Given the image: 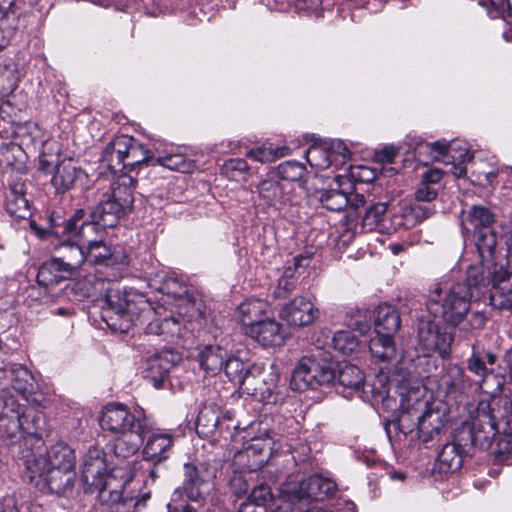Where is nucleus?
Returning <instances> with one entry per match:
<instances>
[{"label":"nucleus","instance_id":"1","mask_svg":"<svg viewBox=\"0 0 512 512\" xmlns=\"http://www.w3.org/2000/svg\"><path fill=\"white\" fill-rule=\"evenodd\" d=\"M486 278L480 267L470 266L464 281L452 285L436 283L426 300V308L434 317L441 319L451 328H457L466 321L462 331L472 333L482 329L487 321L481 311H471V303L477 301L486 291Z\"/></svg>","mask_w":512,"mask_h":512},{"label":"nucleus","instance_id":"2","mask_svg":"<svg viewBox=\"0 0 512 512\" xmlns=\"http://www.w3.org/2000/svg\"><path fill=\"white\" fill-rule=\"evenodd\" d=\"M133 478L129 467H114L107 474L104 452L98 447H91L83 457L81 481L86 493L97 492L100 512H130L132 508L139 511L145 507L150 498L146 493L136 499L127 491Z\"/></svg>","mask_w":512,"mask_h":512},{"label":"nucleus","instance_id":"3","mask_svg":"<svg viewBox=\"0 0 512 512\" xmlns=\"http://www.w3.org/2000/svg\"><path fill=\"white\" fill-rule=\"evenodd\" d=\"M500 400L481 399L471 420L456 429V439L468 447L486 450L495 442V453L512 452V400H504L503 411L496 409Z\"/></svg>","mask_w":512,"mask_h":512},{"label":"nucleus","instance_id":"4","mask_svg":"<svg viewBox=\"0 0 512 512\" xmlns=\"http://www.w3.org/2000/svg\"><path fill=\"white\" fill-rule=\"evenodd\" d=\"M99 424L104 432L117 436L113 451L116 457L126 459L134 455L150 426L145 416L137 417L123 404H108L103 409Z\"/></svg>","mask_w":512,"mask_h":512},{"label":"nucleus","instance_id":"5","mask_svg":"<svg viewBox=\"0 0 512 512\" xmlns=\"http://www.w3.org/2000/svg\"><path fill=\"white\" fill-rule=\"evenodd\" d=\"M108 285L101 316L111 329L125 333L141 318L149 319L154 313L151 303L142 293L133 289L121 290L118 284Z\"/></svg>","mask_w":512,"mask_h":512},{"label":"nucleus","instance_id":"6","mask_svg":"<svg viewBox=\"0 0 512 512\" xmlns=\"http://www.w3.org/2000/svg\"><path fill=\"white\" fill-rule=\"evenodd\" d=\"M19 448V464L25 467L31 480L36 476H43L47 468L75 469V453L65 443H56L46 451L41 448L33 449L26 442L21 443Z\"/></svg>","mask_w":512,"mask_h":512},{"label":"nucleus","instance_id":"7","mask_svg":"<svg viewBox=\"0 0 512 512\" xmlns=\"http://www.w3.org/2000/svg\"><path fill=\"white\" fill-rule=\"evenodd\" d=\"M336 377L333 363L327 359H317L314 355L304 356L294 369L290 386L296 391H305L316 385H326Z\"/></svg>","mask_w":512,"mask_h":512},{"label":"nucleus","instance_id":"8","mask_svg":"<svg viewBox=\"0 0 512 512\" xmlns=\"http://www.w3.org/2000/svg\"><path fill=\"white\" fill-rule=\"evenodd\" d=\"M454 335L430 319L422 318L417 326V350L423 356L438 353L442 358L451 354Z\"/></svg>","mask_w":512,"mask_h":512},{"label":"nucleus","instance_id":"9","mask_svg":"<svg viewBox=\"0 0 512 512\" xmlns=\"http://www.w3.org/2000/svg\"><path fill=\"white\" fill-rule=\"evenodd\" d=\"M132 194H111L110 197L100 202L92 211V224L81 225V233L84 234L85 227L96 229L98 226L102 228H112L117 225L121 217L132 210L133 207Z\"/></svg>","mask_w":512,"mask_h":512},{"label":"nucleus","instance_id":"10","mask_svg":"<svg viewBox=\"0 0 512 512\" xmlns=\"http://www.w3.org/2000/svg\"><path fill=\"white\" fill-rule=\"evenodd\" d=\"M425 147L429 149L431 159L450 166V172L456 178H462L466 175L467 169L465 164L473 158L466 144L438 140L426 144Z\"/></svg>","mask_w":512,"mask_h":512},{"label":"nucleus","instance_id":"11","mask_svg":"<svg viewBox=\"0 0 512 512\" xmlns=\"http://www.w3.org/2000/svg\"><path fill=\"white\" fill-rule=\"evenodd\" d=\"M24 406L7 387L0 390V436L13 439L22 430Z\"/></svg>","mask_w":512,"mask_h":512},{"label":"nucleus","instance_id":"12","mask_svg":"<svg viewBox=\"0 0 512 512\" xmlns=\"http://www.w3.org/2000/svg\"><path fill=\"white\" fill-rule=\"evenodd\" d=\"M225 375L229 381L243 388L248 393L264 394L262 388L259 386L260 382H264V379H260L261 375L255 374L258 369L253 367L248 362H243L238 357H227L223 366Z\"/></svg>","mask_w":512,"mask_h":512},{"label":"nucleus","instance_id":"13","mask_svg":"<svg viewBox=\"0 0 512 512\" xmlns=\"http://www.w3.org/2000/svg\"><path fill=\"white\" fill-rule=\"evenodd\" d=\"M217 467L214 464L203 462L197 465L186 463L184 465V481L182 489L190 500L197 501L202 494V487L216 478Z\"/></svg>","mask_w":512,"mask_h":512},{"label":"nucleus","instance_id":"14","mask_svg":"<svg viewBox=\"0 0 512 512\" xmlns=\"http://www.w3.org/2000/svg\"><path fill=\"white\" fill-rule=\"evenodd\" d=\"M487 277L491 283L490 304L498 310L512 311V273L502 265H494Z\"/></svg>","mask_w":512,"mask_h":512},{"label":"nucleus","instance_id":"15","mask_svg":"<svg viewBox=\"0 0 512 512\" xmlns=\"http://www.w3.org/2000/svg\"><path fill=\"white\" fill-rule=\"evenodd\" d=\"M142 457L153 465H160L167 461L173 450L174 436L170 433L157 430L144 434Z\"/></svg>","mask_w":512,"mask_h":512},{"label":"nucleus","instance_id":"16","mask_svg":"<svg viewBox=\"0 0 512 512\" xmlns=\"http://www.w3.org/2000/svg\"><path fill=\"white\" fill-rule=\"evenodd\" d=\"M337 390L346 398L357 396L363 400L368 399L373 392L372 386L365 380L362 371L355 365H345L338 373Z\"/></svg>","mask_w":512,"mask_h":512},{"label":"nucleus","instance_id":"17","mask_svg":"<svg viewBox=\"0 0 512 512\" xmlns=\"http://www.w3.org/2000/svg\"><path fill=\"white\" fill-rule=\"evenodd\" d=\"M318 315L319 310L314 304L302 296L286 303L280 311L281 319L293 327L308 326L318 318Z\"/></svg>","mask_w":512,"mask_h":512},{"label":"nucleus","instance_id":"18","mask_svg":"<svg viewBox=\"0 0 512 512\" xmlns=\"http://www.w3.org/2000/svg\"><path fill=\"white\" fill-rule=\"evenodd\" d=\"M417 420V435L424 443L433 441L442 432L446 422L444 409L433 405L426 406L425 411L415 417Z\"/></svg>","mask_w":512,"mask_h":512},{"label":"nucleus","instance_id":"19","mask_svg":"<svg viewBox=\"0 0 512 512\" xmlns=\"http://www.w3.org/2000/svg\"><path fill=\"white\" fill-rule=\"evenodd\" d=\"M2 379H8L12 388L22 395L24 400H27L35 389L32 373L22 364L12 363L0 368V380Z\"/></svg>","mask_w":512,"mask_h":512},{"label":"nucleus","instance_id":"20","mask_svg":"<svg viewBox=\"0 0 512 512\" xmlns=\"http://www.w3.org/2000/svg\"><path fill=\"white\" fill-rule=\"evenodd\" d=\"M245 334L264 347L279 346L284 342V332L275 319H264L245 330Z\"/></svg>","mask_w":512,"mask_h":512},{"label":"nucleus","instance_id":"21","mask_svg":"<svg viewBox=\"0 0 512 512\" xmlns=\"http://www.w3.org/2000/svg\"><path fill=\"white\" fill-rule=\"evenodd\" d=\"M336 488L337 486L334 481L320 475H312L299 483L296 497L300 501L305 499L323 500L327 496L332 495Z\"/></svg>","mask_w":512,"mask_h":512},{"label":"nucleus","instance_id":"22","mask_svg":"<svg viewBox=\"0 0 512 512\" xmlns=\"http://www.w3.org/2000/svg\"><path fill=\"white\" fill-rule=\"evenodd\" d=\"M467 448L468 446L461 444L460 441L456 439L455 433L453 441L446 443L438 454L436 469L444 474L459 470L463 462V453Z\"/></svg>","mask_w":512,"mask_h":512},{"label":"nucleus","instance_id":"23","mask_svg":"<svg viewBox=\"0 0 512 512\" xmlns=\"http://www.w3.org/2000/svg\"><path fill=\"white\" fill-rule=\"evenodd\" d=\"M176 363L172 352H162L150 357L146 362L145 378L152 381L154 387L161 388L167 373Z\"/></svg>","mask_w":512,"mask_h":512},{"label":"nucleus","instance_id":"24","mask_svg":"<svg viewBox=\"0 0 512 512\" xmlns=\"http://www.w3.org/2000/svg\"><path fill=\"white\" fill-rule=\"evenodd\" d=\"M476 246L481 259L480 270L482 273L484 271L490 272V270L494 269V265H498L495 262L496 233L490 227L478 229Z\"/></svg>","mask_w":512,"mask_h":512},{"label":"nucleus","instance_id":"25","mask_svg":"<svg viewBox=\"0 0 512 512\" xmlns=\"http://www.w3.org/2000/svg\"><path fill=\"white\" fill-rule=\"evenodd\" d=\"M269 449V444L266 441L253 439L251 444L235 456V459L243 464L249 472L255 471L267 462V451Z\"/></svg>","mask_w":512,"mask_h":512},{"label":"nucleus","instance_id":"26","mask_svg":"<svg viewBox=\"0 0 512 512\" xmlns=\"http://www.w3.org/2000/svg\"><path fill=\"white\" fill-rule=\"evenodd\" d=\"M86 178L87 174L83 170L76 169L70 162L65 164L64 161L56 175L50 178V182L57 192H65L82 188L78 183H82Z\"/></svg>","mask_w":512,"mask_h":512},{"label":"nucleus","instance_id":"27","mask_svg":"<svg viewBox=\"0 0 512 512\" xmlns=\"http://www.w3.org/2000/svg\"><path fill=\"white\" fill-rule=\"evenodd\" d=\"M201 369L210 376L217 375L224 366L227 351L218 345H207L198 354Z\"/></svg>","mask_w":512,"mask_h":512},{"label":"nucleus","instance_id":"28","mask_svg":"<svg viewBox=\"0 0 512 512\" xmlns=\"http://www.w3.org/2000/svg\"><path fill=\"white\" fill-rule=\"evenodd\" d=\"M374 325L377 334L394 335L401 326L398 310L390 304H380L376 309Z\"/></svg>","mask_w":512,"mask_h":512},{"label":"nucleus","instance_id":"29","mask_svg":"<svg viewBox=\"0 0 512 512\" xmlns=\"http://www.w3.org/2000/svg\"><path fill=\"white\" fill-rule=\"evenodd\" d=\"M268 307L267 301L258 298H250L242 302L238 306V313L244 331L264 320Z\"/></svg>","mask_w":512,"mask_h":512},{"label":"nucleus","instance_id":"30","mask_svg":"<svg viewBox=\"0 0 512 512\" xmlns=\"http://www.w3.org/2000/svg\"><path fill=\"white\" fill-rule=\"evenodd\" d=\"M48 488L56 494H65L74 486L76 473L74 469L47 468L43 476Z\"/></svg>","mask_w":512,"mask_h":512},{"label":"nucleus","instance_id":"31","mask_svg":"<svg viewBox=\"0 0 512 512\" xmlns=\"http://www.w3.org/2000/svg\"><path fill=\"white\" fill-rule=\"evenodd\" d=\"M146 332L160 336L165 341L173 342L182 336V324L175 317L155 318L147 324Z\"/></svg>","mask_w":512,"mask_h":512},{"label":"nucleus","instance_id":"32","mask_svg":"<svg viewBox=\"0 0 512 512\" xmlns=\"http://www.w3.org/2000/svg\"><path fill=\"white\" fill-rule=\"evenodd\" d=\"M58 252L59 257H55V260L70 276L81 267L85 260H87L86 252L76 244H62L59 247Z\"/></svg>","mask_w":512,"mask_h":512},{"label":"nucleus","instance_id":"33","mask_svg":"<svg viewBox=\"0 0 512 512\" xmlns=\"http://www.w3.org/2000/svg\"><path fill=\"white\" fill-rule=\"evenodd\" d=\"M65 160L62 159L60 147L56 142L44 143L39 155V171L47 176L56 175Z\"/></svg>","mask_w":512,"mask_h":512},{"label":"nucleus","instance_id":"34","mask_svg":"<svg viewBox=\"0 0 512 512\" xmlns=\"http://www.w3.org/2000/svg\"><path fill=\"white\" fill-rule=\"evenodd\" d=\"M136 143L135 139L126 135L115 137L103 151V161L111 163L116 157L117 163L120 165L126 160V155L129 154L130 149Z\"/></svg>","mask_w":512,"mask_h":512},{"label":"nucleus","instance_id":"35","mask_svg":"<svg viewBox=\"0 0 512 512\" xmlns=\"http://www.w3.org/2000/svg\"><path fill=\"white\" fill-rule=\"evenodd\" d=\"M369 349L372 356L382 362H390L397 356L393 335L377 334L370 340Z\"/></svg>","mask_w":512,"mask_h":512},{"label":"nucleus","instance_id":"36","mask_svg":"<svg viewBox=\"0 0 512 512\" xmlns=\"http://www.w3.org/2000/svg\"><path fill=\"white\" fill-rule=\"evenodd\" d=\"M69 277L67 271H64V268L53 258L39 268L37 283L45 288H50Z\"/></svg>","mask_w":512,"mask_h":512},{"label":"nucleus","instance_id":"37","mask_svg":"<svg viewBox=\"0 0 512 512\" xmlns=\"http://www.w3.org/2000/svg\"><path fill=\"white\" fill-rule=\"evenodd\" d=\"M469 385L463 368L458 365H449L440 378V386L447 393L463 392Z\"/></svg>","mask_w":512,"mask_h":512},{"label":"nucleus","instance_id":"38","mask_svg":"<svg viewBox=\"0 0 512 512\" xmlns=\"http://www.w3.org/2000/svg\"><path fill=\"white\" fill-rule=\"evenodd\" d=\"M306 160L311 167L319 170L327 169L333 163L332 154L325 141L311 145L306 152Z\"/></svg>","mask_w":512,"mask_h":512},{"label":"nucleus","instance_id":"39","mask_svg":"<svg viewBox=\"0 0 512 512\" xmlns=\"http://www.w3.org/2000/svg\"><path fill=\"white\" fill-rule=\"evenodd\" d=\"M335 179L339 186H342L345 182H351L352 184H368L377 179V172L374 168L358 165L352 166L348 175H338Z\"/></svg>","mask_w":512,"mask_h":512},{"label":"nucleus","instance_id":"40","mask_svg":"<svg viewBox=\"0 0 512 512\" xmlns=\"http://www.w3.org/2000/svg\"><path fill=\"white\" fill-rule=\"evenodd\" d=\"M5 208L11 216L19 219H27L32 215L31 204L25 194H7Z\"/></svg>","mask_w":512,"mask_h":512},{"label":"nucleus","instance_id":"41","mask_svg":"<svg viewBox=\"0 0 512 512\" xmlns=\"http://www.w3.org/2000/svg\"><path fill=\"white\" fill-rule=\"evenodd\" d=\"M248 170V164L244 159L232 158L225 161L221 168V173L230 180L241 181L246 179Z\"/></svg>","mask_w":512,"mask_h":512},{"label":"nucleus","instance_id":"42","mask_svg":"<svg viewBox=\"0 0 512 512\" xmlns=\"http://www.w3.org/2000/svg\"><path fill=\"white\" fill-rule=\"evenodd\" d=\"M158 164L170 170L179 171L181 173H188L194 167V162L187 159L182 154H173L165 157L155 159L153 165Z\"/></svg>","mask_w":512,"mask_h":512},{"label":"nucleus","instance_id":"43","mask_svg":"<svg viewBox=\"0 0 512 512\" xmlns=\"http://www.w3.org/2000/svg\"><path fill=\"white\" fill-rule=\"evenodd\" d=\"M357 337L350 331H338L332 338V346L343 355H349L358 348Z\"/></svg>","mask_w":512,"mask_h":512},{"label":"nucleus","instance_id":"44","mask_svg":"<svg viewBox=\"0 0 512 512\" xmlns=\"http://www.w3.org/2000/svg\"><path fill=\"white\" fill-rule=\"evenodd\" d=\"M305 172V166L299 162L288 161L281 164L276 172L280 181L286 185L289 182L301 180Z\"/></svg>","mask_w":512,"mask_h":512},{"label":"nucleus","instance_id":"45","mask_svg":"<svg viewBox=\"0 0 512 512\" xmlns=\"http://www.w3.org/2000/svg\"><path fill=\"white\" fill-rule=\"evenodd\" d=\"M353 198H359V202L363 203V194H322L321 202L324 206L332 211L343 210Z\"/></svg>","mask_w":512,"mask_h":512},{"label":"nucleus","instance_id":"46","mask_svg":"<svg viewBox=\"0 0 512 512\" xmlns=\"http://www.w3.org/2000/svg\"><path fill=\"white\" fill-rule=\"evenodd\" d=\"M112 256V250L103 241H88L86 259L93 264H100Z\"/></svg>","mask_w":512,"mask_h":512},{"label":"nucleus","instance_id":"47","mask_svg":"<svg viewBox=\"0 0 512 512\" xmlns=\"http://www.w3.org/2000/svg\"><path fill=\"white\" fill-rule=\"evenodd\" d=\"M297 285V278L294 275V270L291 267L285 269L282 277L278 280V285L274 290L275 298H286L292 291L295 290Z\"/></svg>","mask_w":512,"mask_h":512},{"label":"nucleus","instance_id":"48","mask_svg":"<svg viewBox=\"0 0 512 512\" xmlns=\"http://www.w3.org/2000/svg\"><path fill=\"white\" fill-rule=\"evenodd\" d=\"M219 418L216 413L210 409L200 411L196 420L198 433L208 435L213 433L218 425Z\"/></svg>","mask_w":512,"mask_h":512},{"label":"nucleus","instance_id":"49","mask_svg":"<svg viewBox=\"0 0 512 512\" xmlns=\"http://www.w3.org/2000/svg\"><path fill=\"white\" fill-rule=\"evenodd\" d=\"M149 161L155 162V159H151L149 157V151L144 148L139 143H135L133 147L130 149L128 155H126V160L121 164L123 168L131 167L134 168L143 163H147Z\"/></svg>","mask_w":512,"mask_h":512},{"label":"nucleus","instance_id":"50","mask_svg":"<svg viewBox=\"0 0 512 512\" xmlns=\"http://www.w3.org/2000/svg\"><path fill=\"white\" fill-rule=\"evenodd\" d=\"M347 324L351 329L364 335L371 328V318L366 309L358 308L350 314Z\"/></svg>","mask_w":512,"mask_h":512},{"label":"nucleus","instance_id":"51","mask_svg":"<svg viewBox=\"0 0 512 512\" xmlns=\"http://www.w3.org/2000/svg\"><path fill=\"white\" fill-rule=\"evenodd\" d=\"M246 156L260 163L273 162L283 156L282 149L260 146L250 149Z\"/></svg>","mask_w":512,"mask_h":512},{"label":"nucleus","instance_id":"52","mask_svg":"<svg viewBox=\"0 0 512 512\" xmlns=\"http://www.w3.org/2000/svg\"><path fill=\"white\" fill-rule=\"evenodd\" d=\"M469 218L475 229L489 227L494 221L493 214L487 208L477 205L472 207Z\"/></svg>","mask_w":512,"mask_h":512},{"label":"nucleus","instance_id":"53","mask_svg":"<svg viewBox=\"0 0 512 512\" xmlns=\"http://www.w3.org/2000/svg\"><path fill=\"white\" fill-rule=\"evenodd\" d=\"M467 368L470 372L480 377L481 381H484L490 373L482 359L481 353L475 345L472 346V354L467 360Z\"/></svg>","mask_w":512,"mask_h":512},{"label":"nucleus","instance_id":"54","mask_svg":"<svg viewBox=\"0 0 512 512\" xmlns=\"http://www.w3.org/2000/svg\"><path fill=\"white\" fill-rule=\"evenodd\" d=\"M403 410L398 418L397 426L400 432L405 435H408L414 431L417 423L413 422L416 420L415 417L418 415L417 410L415 408L407 409L404 404H402Z\"/></svg>","mask_w":512,"mask_h":512},{"label":"nucleus","instance_id":"55","mask_svg":"<svg viewBox=\"0 0 512 512\" xmlns=\"http://www.w3.org/2000/svg\"><path fill=\"white\" fill-rule=\"evenodd\" d=\"M437 194H415V201L411 203V211L417 216L424 218L431 214L430 208L427 203L436 199Z\"/></svg>","mask_w":512,"mask_h":512},{"label":"nucleus","instance_id":"56","mask_svg":"<svg viewBox=\"0 0 512 512\" xmlns=\"http://www.w3.org/2000/svg\"><path fill=\"white\" fill-rule=\"evenodd\" d=\"M158 289L162 293L179 298L187 293L186 286L172 277L166 278Z\"/></svg>","mask_w":512,"mask_h":512},{"label":"nucleus","instance_id":"57","mask_svg":"<svg viewBox=\"0 0 512 512\" xmlns=\"http://www.w3.org/2000/svg\"><path fill=\"white\" fill-rule=\"evenodd\" d=\"M258 192H269L277 190H286L287 185H284L280 179L279 175H277L276 172H272L268 175V177L262 181L259 182L257 185Z\"/></svg>","mask_w":512,"mask_h":512},{"label":"nucleus","instance_id":"58","mask_svg":"<svg viewBox=\"0 0 512 512\" xmlns=\"http://www.w3.org/2000/svg\"><path fill=\"white\" fill-rule=\"evenodd\" d=\"M228 485L232 493L241 496L248 491L249 485L243 472L234 471L230 476Z\"/></svg>","mask_w":512,"mask_h":512},{"label":"nucleus","instance_id":"59","mask_svg":"<svg viewBox=\"0 0 512 512\" xmlns=\"http://www.w3.org/2000/svg\"><path fill=\"white\" fill-rule=\"evenodd\" d=\"M248 498L250 501L267 508V503L272 500L271 489L265 484H260L252 490Z\"/></svg>","mask_w":512,"mask_h":512},{"label":"nucleus","instance_id":"60","mask_svg":"<svg viewBox=\"0 0 512 512\" xmlns=\"http://www.w3.org/2000/svg\"><path fill=\"white\" fill-rule=\"evenodd\" d=\"M325 143L329 147L330 154H332V161H335L339 156L343 161L350 157L351 152L342 140L335 139L331 141H325Z\"/></svg>","mask_w":512,"mask_h":512},{"label":"nucleus","instance_id":"61","mask_svg":"<svg viewBox=\"0 0 512 512\" xmlns=\"http://www.w3.org/2000/svg\"><path fill=\"white\" fill-rule=\"evenodd\" d=\"M0 15L1 18L11 19L14 24L20 15L17 0H0Z\"/></svg>","mask_w":512,"mask_h":512},{"label":"nucleus","instance_id":"62","mask_svg":"<svg viewBox=\"0 0 512 512\" xmlns=\"http://www.w3.org/2000/svg\"><path fill=\"white\" fill-rule=\"evenodd\" d=\"M398 155V149L393 146H385L382 149L375 150L373 159L380 164H392Z\"/></svg>","mask_w":512,"mask_h":512},{"label":"nucleus","instance_id":"63","mask_svg":"<svg viewBox=\"0 0 512 512\" xmlns=\"http://www.w3.org/2000/svg\"><path fill=\"white\" fill-rule=\"evenodd\" d=\"M18 319L12 309L0 310V333H5L13 328Z\"/></svg>","mask_w":512,"mask_h":512},{"label":"nucleus","instance_id":"64","mask_svg":"<svg viewBox=\"0 0 512 512\" xmlns=\"http://www.w3.org/2000/svg\"><path fill=\"white\" fill-rule=\"evenodd\" d=\"M388 208L387 203L380 202L372 205L366 212L365 218L378 223L382 220V217L386 213Z\"/></svg>","mask_w":512,"mask_h":512}]
</instances>
